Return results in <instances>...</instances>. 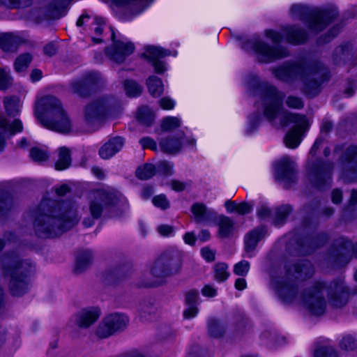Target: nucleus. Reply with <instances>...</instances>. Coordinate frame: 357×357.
Returning a JSON list of instances; mask_svg holds the SVG:
<instances>
[{
  "instance_id": "nucleus-55",
  "label": "nucleus",
  "mask_w": 357,
  "mask_h": 357,
  "mask_svg": "<svg viewBox=\"0 0 357 357\" xmlns=\"http://www.w3.org/2000/svg\"><path fill=\"white\" fill-rule=\"evenodd\" d=\"M252 210V205L243 202L238 204L236 213L239 215H245L250 213Z\"/></svg>"
},
{
  "instance_id": "nucleus-64",
  "label": "nucleus",
  "mask_w": 357,
  "mask_h": 357,
  "mask_svg": "<svg viewBox=\"0 0 357 357\" xmlns=\"http://www.w3.org/2000/svg\"><path fill=\"white\" fill-rule=\"evenodd\" d=\"M43 51L46 55L52 56L56 53L57 47L54 43H50L45 46Z\"/></svg>"
},
{
  "instance_id": "nucleus-20",
  "label": "nucleus",
  "mask_w": 357,
  "mask_h": 357,
  "mask_svg": "<svg viewBox=\"0 0 357 357\" xmlns=\"http://www.w3.org/2000/svg\"><path fill=\"white\" fill-rule=\"evenodd\" d=\"M22 129V123L20 119L11 121L6 117H0V152L5 147L6 136H12L16 132H21Z\"/></svg>"
},
{
  "instance_id": "nucleus-36",
  "label": "nucleus",
  "mask_w": 357,
  "mask_h": 357,
  "mask_svg": "<svg viewBox=\"0 0 357 357\" xmlns=\"http://www.w3.org/2000/svg\"><path fill=\"white\" fill-rule=\"evenodd\" d=\"M123 86L127 96L131 98L138 96L142 92V86L132 79L125 80Z\"/></svg>"
},
{
  "instance_id": "nucleus-34",
  "label": "nucleus",
  "mask_w": 357,
  "mask_h": 357,
  "mask_svg": "<svg viewBox=\"0 0 357 357\" xmlns=\"http://www.w3.org/2000/svg\"><path fill=\"white\" fill-rule=\"evenodd\" d=\"M3 105L9 116H15L19 114L21 105L18 98L15 96L6 97L3 99Z\"/></svg>"
},
{
  "instance_id": "nucleus-7",
  "label": "nucleus",
  "mask_w": 357,
  "mask_h": 357,
  "mask_svg": "<svg viewBox=\"0 0 357 357\" xmlns=\"http://www.w3.org/2000/svg\"><path fill=\"white\" fill-rule=\"evenodd\" d=\"M323 137H318L310 151V157L307 163V173L310 182L317 188L323 190L328 187L332 181V172L333 164L331 162H324L321 160H312L316 155L317 150L323 144Z\"/></svg>"
},
{
  "instance_id": "nucleus-38",
  "label": "nucleus",
  "mask_w": 357,
  "mask_h": 357,
  "mask_svg": "<svg viewBox=\"0 0 357 357\" xmlns=\"http://www.w3.org/2000/svg\"><path fill=\"white\" fill-rule=\"evenodd\" d=\"M214 278L219 282H224L229 276L228 266L225 263H218L214 266Z\"/></svg>"
},
{
  "instance_id": "nucleus-50",
  "label": "nucleus",
  "mask_w": 357,
  "mask_h": 357,
  "mask_svg": "<svg viewBox=\"0 0 357 357\" xmlns=\"http://www.w3.org/2000/svg\"><path fill=\"white\" fill-rule=\"evenodd\" d=\"M340 347L344 350H353L357 347V341L351 336L344 337L340 342Z\"/></svg>"
},
{
  "instance_id": "nucleus-46",
  "label": "nucleus",
  "mask_w": 357,
  "mask_h": 357,
  "mask_svg": "<svg viewBox=\"0 0 357 357\" xmlns=\"http://www.w3.org/2000/svg\"><path fill=\"white\" fill-rule=\"evenodd\" d=\"M250 270V263L245 260L236 264L234 267V273L240 276H245Z\"/></svg>"
},
{
  "instance_id": "nucleus-48",
  "label": "nucleus",
  "mask_w": 357,
  "mask_h": 357,
  "mask_svg": "<svg viewBox=\"0 0 357 357\" xmlns=\"http://www.w3.org/2000/svg\"><path fill=\"white\" fill-rule=\"evenodd\" d=\"M286 105L292 109H301L303 107V102L299 97L294 96H289L287 98L285 101Z\"/></svg>"
},
{
  "instance_id": "nucleus-33",
  "label": "nucleus",
  "mask_w": 357,
  "mask_h": 357,
  "mask_svg": "<svg viewBox=\"0 0 357 357\" xmlns=\"http://www.w3.org/2000/svg\"><path fill=\"white\" fill-rule=\"evenodd\" d=\"M146 85L152 96L158 97L163 93L162 80L155 75H151L146 79Z\"/></svg>"
},
{
  "instance_id": "nucleus-6",
  "label": "nucleus",
  "mask_w": 357,
  "mask_h": 357,
  "mask_svg": "<svg viewBox=\"0 0 357 357\" xmlns=\"http://www.w3.org/2000/svg\"><path fill=\"white\" fill-rule=\"evenodd\" d=\"M264 34L275 44V46L270 45L259 36H254L243 43L242 48L248 52H252L258 61L261 63H271L289 56L288 50L278 45L283 38L280 33L273 30H266Z\"/></svg>"
},
{
  "instance_id": "nucleus-54",
  "label": "nucleus",
  "mask_w": 357,
  "mask_h": 357,
  "mask_svg": "<svg viewBox=\"0 0 357 357\" xmlns=\"http://www.w3.org/2000/svg\"><path fill=\"white\" fill-rule=\"evenodd\" d=\"M139 143L143 149H150L151 150H155L157 149L155 142L150 137H143L139 140Z\"/></svg>"
},
{
  "instance_id": "nucleus-11",
  "label": "nucleus",
  "mask_w": 357,
  "mask_h": 357,
  "mask_svg": "<svg viewBox=\"0 0 357 357\" xmlns=\"http://www.w3.org/2000/svg\"><path fill=\"white\" fill-rule=\"evenodd\" d=\"M116 100L110 96H102L86 105L83 109V121L85 124L97 129L102 123L107 111L115 107Z\"/></svg>"
},
{
  "instance_id": "nucleus-56",
  "label": "nucleus",
  "mask_w": 357,
  "mask_h": 357,
  "mask_svg": "<svg viewBox=\"0 0 357 357\" xmlns=\"http://www.w3.org/2000/svg\"><path fill=\"white\" fill-rule=\"evenodd\" d=\"M157 231L163 236H169L173 234L174 227L169 225H160L157 227Z\"/></svg>"
},
{
  "instance_id": "nucleus-9",
  "label": "nucleus",
  "mask_w": 357,
  "mask_h": 357,
  "mask_svg": "<svg viewBox=\"0 0 357 357\" xmlns=\"http://www.w3.org/2000/svg\"><path fill=\"white\" fill-rule=\"evenodd\" d=\"M290 13L293 17L305 22L314 33L322 31L337 15L335 10H324L303 4L292 5Z\"/></svg>"
},
{
  "instance_id": "nucleus-35",
  "label": "nucleus",
  "mask_w": 357,
  "mask_h": 357,
  "mask_svg": "<svg viewBox=\"0 0 357 357\" xmlns=\"http://www.w3.org/2000/svg\"><path fill=\"white\" fill-rule=\"evenodd\" d=\"M137 119L142 124L149 126L154 121L155 114L151 108L142 106L138 109Z\"/></svg>"
},
{
  "instance_id": "nucleus-15",
  "label": "nucleus",
  "mask_w": 357,
  "mask_h": 357,
  "mask_svg": "<svg viewBox=\"0 0 357 357\" xmlns=\"http://www.w3.org/2000/svg\"><path fill=\"white\" fill-rule=\"evenodd\" d=\"M89 204V210L93 219L100 217L103 208L113 205L116 201V195L112 192L105 190H98L91 194Z\"/></svg>"
},
{
  "instance_id": "nucleus-27",
  "label": "nucleus",
  "mask_w": 357,
  "mask_h": 357,
  "mask_svg": "<svg viewBox=\"0 0 357 357\" xmlns=\"http://www.w3.org/2000/svg\"><path fill=\"white\" fill-rule=\"evenodd\" d=\"M183 134H179L178 137H170L164 139L160 142V147L162 151L168 153H177L183 144Z\"/></svg>"
},
{
  "instance_id": "nucleus-31",
  "label": "nucleus",
  "mask_w": 357,
  "mask_h": 357,
  "mask_svg": "<svg viewBox=\"0 0 357 357\" xmlns=\"http://www.w3.org/2000/svg\"><path fill=\"white\" fill-rule=\"evenodd\" d=\"M72 0H56L50 5L48 17L59 18L63 16Z\"/></svg>"
},
{
  "instance_id": "nucleus-26",
  "label": "nucleus",
  "mask_w": 357,
  "mask_h": 357,
  "mask_svg": "<svg viewBox=\"0 0 357 357\" xmlns=\"http://www.w3.org/2000/svg\"><path fill=\"white\" fill-rule=\"evenodd\" d=\"M219 237L227 238L231 237L235 231L234 221L229 217L225 215H220L218 221Z\"/></svg>"
},
{
  "instance_id": "nucleus-12",
  "label": "nucleus",
  "mask_w": 357,
  "mask_h": 357,
  "mask_svg": "<svg viewBox=\"0 0 357 357\" xmlns=\"http://www.w3.org/2000/svg\"><path fill=\"white\" fill-rule=\"evenodd\" d=\"M339 166L340 176L346 181L357 180V146H348L342 154Z\"/></svg>"
},
{
  "instance_id": "nucleus-49",
  "label": "nucleus",
  "mask_w": 357,
  "mask_h": 357,
  "mask_svg": "<svg viewBox=\"0 0 357 357\" xmlns=\"http://www.w3.org/2000/svg\"><path fill=\"white\" fill-rule=\"evenodd\" d=\"M152 202L156 207L162 210H165L169 207V202L165 195H159L154 197Z\"/></svg>"
},
{
  "instance_id": "nucleus-42",
  "label": "nucleus",
  "mask_w": 357,
  "mask_h": 357,
  "mask_svg": "<svg viewBox=\"0 0 357 357\" xmlns=\"http://www.w3.org/2000/svg\"><path fill=\"white\" fill-rule=\"evenodd\" d=\"M181 126V119L177 117L168 116L162 121L161 128L163 131H171Z\"/></svg>"
},
{
  "instance_id": "nucleus-3",
  "label": "nucleus",
  "mask_w": 357,
  "mask_h": 357,
  "mask_svg": "<svg viewBox=\"0 0 357 357\" xmlns=\"http://www.w3.org/2000/svg\"><path fill=\"white\" fill-rule=\"evenodd\" d=\"M79 220L77 206L75 202L45 199L36 211L33 229L40 238H54L73 228Z\"/></svg>"
},
{
  "instance_id": "nucleus-57",
  "label": "nucleus",
  "mask_w": 357,
  "mask_h": 357,
  "mask_svg": "<svg viewBox=\"0 0 357 357\" xmlns=\"http://www.w3.org/2000/svg\"><path fill=\"white\" fill-rule=\"evenodd\" d=\"M105 24L103 19L96 17L92 24L91 29L96 35H100L102 32V25Z\"/></svg>"
},
{
  "instance_id": "nucleus-4",
  "label": "nucleus",
  "mask_w": 357,
  "mask_h": 357,
  "mask_svg": "<svg viewBox=\"0 0 357 357\" xmlns=\"http://www.w3.org/2000/svg\"><path fill=\"white\" fill-rule=\"evenodd\" d=\"M273 73L276 78L286 82H301L303 91L312 96L319 93L321 84L328 77V69L317 60L287 62L273 69Z\"/></svg>"
},
{
  "instance_id": "nucleus-51",
  "label": "nucleus",
  "mask_w": 357,
  "mask_h": 357,
  "mask_svg": "<svg viewBox=\"0 0 357 357\" xmlns=\"http://www.w3.org/2000/svg\"><path fill=\"white\" fill-rule=\"evenodd\" d=\"M157 170L158 172L166 175H171L173 174V165L167 161H160L157 165Z\"/></svg>"
},
{
  "instance_id": "nucleus-43",
  "label": "nucleus",
  "mask_w": 357,
  "mask_h": 357,
  "mask_svg": "<svg viewBox=\"0 0 357 357\" xmlns=\"http://www.w3.org/2000/svg\"><path fill=\"white\" fill-rule=\"evenodd\" d=\"M31 0H0V6L8 8H20L29 6Z\"/></svg>"
},
{
  "instance_id": "nucleus-29",
  "label": "nucleus",
  "mask_w": 357,
  "mask_h": 357,
  "mask_svg": "<svg viewBox=\"0 0 357 357\" xmlns=\"http://www.w3.org/2000/svg\"><path fill=\"white\" fill-rule=\"evenodd\" d=\"M351 45L349 43L337 47L332 54L334 63L336 65L345 63L347 61L351 59Z\"/></svg>"
},
{
  "instance_id": "nucleus-60",
  "label": "nucleus",
  "mask_w": 357,
  "mask_h": 357,
  "mask_svg": "<svg viewBox=\"0 0 357 357\" xmlns=\"http://www.w3.org/2000/svg\"><path fill=\"white\" fill-rule=\"evenodd\" d=\"M201 253L202 257L208 261H213L215 259V252L208 247L202 248Z\"/></svg>"
},
{
  "instance_id": "nucleus-52",
  "label": "nucleus",
  "mask_w": 357,
  "mask_h": 357,
  "mask_svg": "<svg viewBox=\"0 0 357 357\" xmlns=\"http://www.w3.org/2000/svg\"><path fill=\"white\" fill-rule=\"evenodd\" d=\"M199 298V291L197 290H190L185 293V302L186 305H196Z\"/></svg>"
},
{
  "instance_id": "nucleus-25",
  "label": "nucleus",
  "mask_w": 357,
  "mask_h": 357,
  "mask_svg": "<svg viewBox=\"0 0 357 357\" xmlns=\"http://www.w3.org/2000/svg\"><path fill=\"white\" fill-rule=\"evenodd\" d=\"M22 42V38L17 35L10 33H0V48L4 52L15 51Z\"/></svg>"
},
{
  "instance_id": "nucleus-2",
  "label": "nucleus",
  "mask_w": 357,
  "mask_h": 357,
  "mask_svg": "<svg viewBox=\"0 0 357 357\" xmlns=\"http://www.w3.org/2000/svg\"><path fill=\"white\" fill-rule=\"evenodd\" d=\"M246 83L250 92L253 96L259 97L264 116L268 121L274 122L278 118L280 126H286L290 123L295 124L286 134L284 142L289 149L296 148L301 142L302 135L310 127L306 116L285 111L282 107L284 93L274 86L261 82L257 75L253 74L248 75Z\"/></svg>"
},
{
  "instance_id": "nucleus-47",
  "label": "nucleus",
  "mask_w": 357,
  "mask_h": 357,
  "mask_svg": "<svg viewBox=\"0 0 357 357\" xmlns=\"http://www.w3.org/2000/svg\"><path fill=\"white\" fill-rule=\"evenodd\" d=\"M314 357H338L336 351L332 347H321L314 352Z\"/></svg>"
},
{
  "instance_id": "nucleus-37",
  "label": "nucleus",
  "mask_w": 357,
  "mask_h": 357,
  "mask_svg": "<svg viewBox=\"0 0 357 357\" xmlns=\"http://www.w3.org/2000/svg\"><path fill=\"white\" fill-rule=\"evenodd\" d=\"M155 173V167L152 164H144L136 170V176L141 180L151 178Z\"/></svg>"
},
{
  "instance_id": "nucleus-5",
  "label": "nucleus",
  "mask_w": 357,
  "mask_h": 357,
  "mask_svg": "<svg viewBox=\"0 0 357 357\" xmlns=\"http://www.w3.org/2000/svg\"><path fill=\"white\" fill-rule=\"evenodd\" d=\"M35 115L45 128L62 133L72 129V121L59 99L46 96L38 101Z\"/></svg>"
},
{
  "instance_id": "nucleus-40",
  "label": "nucleus",
  "mask_w": 357,
  "mask_h": 357,
  "mask_svg": "<svg viewBox=\"0 0 357 357\" xmlns=\"http://www.w3.org/2000/svg\"><path fill=\"white\" fill-rule=\"evenodd\" d=\"M208 333L209 334L215 337L222 336L225 331V326L218 321L215 319H211L208 321Z\"/></svg>"
},
{
  "instance_id": "nucleus-53",
  "label": "nucleus",
  "mask_w": 357,
  "mask_h": 357,
  "mask_svg": "<svg viewBox=\"0 0 357 357\" xmlns=\"http://www.w3.org/2000/svg\"><path fill=\"white\" fill-rule=\"evenodd\" d=\"M261 121V117L258 114H255L252 115L249 119V126L247 129V132L248 133L252 132L257 126L259 124L260 121Z\"/></svg>"
},
{
  "instance_id": "nucleus-28",
  "label": "nucleus",
  "mask_w": 357,
  "mask_h": 357,
  "mask_svg": "<svg viewBox=\"0 0 357 357\" xmlns=\"http://www.w3.org/2000/svg\"><path fill=\"white\" fill-rule=\"evenodd\" d=\"M284 32L287 41L294 45L302 43L307 38L306 33L302 29L294 26L286 27Z\"/></svg>"
},
{
  "instance_id": "nucleus-39",
  "label": "nucleus",
  "mask_w": 357,
  "mask_h": 357,
  "mask_svg": "<svg viewBox=\"0 0 357 357\" xmlns=\"http://www.w3.org/2000/svg\"><path fill=\"white\" fill-rule=\"evenodd\" d=\"M291 211V207L289 205H283L277 208L273 220L274 225H280L282 224Z\"/></svg>"
},
{
  "instance_id": "nucleus-13",
  "label": "nucleus",
  "mask_w": 357,
  "mask_h": 357,
  "mask_svg": "<svg viewBox=\"0 0 357 357\" xmlns=\"http://www.w3.org/2000/svg\"><path fill=\"white\" fill-rule=\"evenodd\" d=\"M128 317L119 313L111 314L107 316L99 324L96 334L101 338H106L117 332L122 331L128 326Z\"/></svg>"
},
{
  "instance_id": "nucleus-58",
  "label": "nucleus",
  "mask_w": 357,
  "mask_h": 357,
  "mask_svg": "<svg viewBox=\"0 0 357 357\" xmlns=\"http://www.w3.org/2000/svg\"><path fill=\"white\" fill-rule=\"evenodd\" d=\"M188 307L183 311V317L185 319L195 317L198 313V308L196 305H186Z\"/></svg>"
},
{
  "instance_id": "nucleus-16",
  "label": "nucleus",
  "mask_w": 357,
  "mask_h": 357,
  "mask_svg": "<svg viewBox=\"0 0 357 357\" xmlns=\"http://www.w3.org/2000/svg\"><path fill=\"white\" fill-rule=\"evenodd\" d=\"M296 163L289 156H284L275 163L274 176L275 180L283 183L284 188H289L294 182Z\"/></svg>"
},
{
  "instance_id": "nucleus-1",
  "label": "nucleus",
  "mask_w": 357,
  "mask_h": 357,
  "mask_svg": "<svg viewBox=\"0 0 357 357\" xmlns=\"http://www.w3.org/2000/svg\"><path fill=\"white\" fill-rule=\"evenodd\" d=\"M313 274L314 268L308 261L287 264L284 273L273 277L271 285L282 302L301 305L312 315L320 316L325 312L326 292L333 307H341L347 304L349 290L342 280L333 281L328 287L322 282H314L299 293L296 279L304 280Z\"/></svg>"
},
{
  "instance_id": "nucleus-10",
  "label": "nucleus",
  "mask_w": 357,
  "mask_h": 357,
  "mask_svg": "<svg viewBox=\"0 0 357 357\" xmlns=\"http://www.w3.org/2000/svg\"><path fill=\"white\" fill-rule=\"evenodd\" d=\"M181 267V256L176 250L164 252L149 267L151 275L156 279L144 284L146 287L158 285L163 278L178 273Z\"/></svg>"
},
{
  "instance_id": "nucleus-41",
  "label": "nucleus",
  "mask_w": 357,
  "mask_h": 357,
  "mask_svg": "<svg viewBox=\"0 0 357 357\" xmlns=\"http://www.w3.org/2000/svg\"><path fill=\"white\" fill-rule=\"evenodd\" d=\"M32 60V56L29 54H24L18 56L14 63L15 70L17 73L24 71L29 66Z\"/></svg>"
},
{
  "instance_id": "nucleus-59",
  "label": "nucleus",
  "mask_w": 357,
  "mask_h": 357,
  "mask_svg": "<svg viewBox=\"0 0 357 357\" xmlns=\"http://www.w3.org/2000/svg\"><path fill=\"white\" fill-rule=\"evenodd\" d=\"M202 294L206 297H214L217 294V289L212 285L206 284L202 289Z\"/></svg>"
},
{
  "instance_id": "nucleus-21",
  "label": "nucleus",
  "mask_w": 357,
  "mask_h": 357,
  "mask_svg": "<svg viewBox=\"0 0 357 357\" xmlns=\"http://www.w3.org/2000/svg\"><path fill=\"white\" fill-rule=\"evenodd\" d=\"M100 314L97 307L85 308L75 316V323L79 328H86L97 321Z\"/></svg>"
},
{
  "instance_id": "nucleus-30",
  "label": "nucleus",
  "mask_w": 357,
  "mask_h": 357,
  "mask_svg": "<svg viewBox=\"0 0 357 357\" xmlns=\"http://www.w3.org/2000/svg\"><path fill=\"white\" fill-rule=\"evenodd\" d=\"M93 255L89 250L79 252L76 257V263L74 271L79 274L86 271L92 262Z\"/></svg>"
},
{
  "instance_id": "nucleus-18",
  "label": "nucleus",
  "mask_w": 357,
  "mask_h": 357,
  "mask_svg": "<svg viewBox=\"0 0 357 357\" xmlns=\"http://www.w3.org/2000/svg\"><path fill=\"white\" fill-rule=\"evenodd\" d=\"M111 31L113 43L110 47L105 49V54L110 60L117 63H121L128 56L133 52L135 47L131 43L116 40L115 33L112 28Z\"/></svg>"
},
{
  "instance_id": "nucleus-14",
  "label": "nucleus",
  "mask_w": 357,
  "mask_h": 357,
  "mask_svg": "<svg viewBox=\"0 0 357 357\" xmlns=\"http://www.w3.org/2000/svg\"><path fill=\"white\" fill-rule=\"evenodd\" d=\"M352 248L357 257V243L353 247L351 241L346 238L337 240L329 252V261L337 266L347 264L351 259Z\"/></svg>"
},
{
  "instance_id": "nucleus-22",
  "label": "nucleus",
  "mask_w": 357,
  "mask_h": 357,
  "mask_svg": "<svg viewBox=\"0 0 357 357\" xmlns=\"http://www.w3.org/2000/svg\"><path fill=\"white\" fill-rule=\"evenodd\" d=\"M267 231L263 226L258 227L248 232L245 236V250L249 257H252V252L255 249L258 242L262 239Z\"/></svg>"
},
{
  "instance_id": "nucleus-61",
  "label": "nucleus",
  "mask_w": 357,
  "mask_h": 357,
  "mask_svg": "<svg viewBox=\"0 0 357 357\" xmlns=\"http://www.w3.org/2000/svg\"><path fill=\"white\" fill-rule=\"evenodd\" d=\"M159 104L160 107L164 109H172L174 107V101L167 97L162 98L160 101Z\"/></svg>"
},
{
  "instance_id": "nucleus-63",
  "label": "nucleus",
  "mask_w": 357,
  "mask_h": 357,
  "mask_svg": "<svg viewBox=\"0 0 357 357\" xmlns=\"http://www.w3.org/2000/svg\"><path fill=\"white\" fill-rule=\"evenodd\" d=\"M331 200L335 204L341 203L342 200V190L338 188L334 189L331 193Z\"/></svg>"
},
{
  "instance_id": "nucleus-45",
  "label": "nucleus",
  "mask_w": 357,
  "mask_h": 357,
  "mask_svg": "<svg viewBox=\"0 0 357 357\" xmlns=\"http://www.w3.org/2000/svg\"><path fill=\"white\" fill-rule=\"evenodd\" d=\"M31 159L37 162H42L47 160L49 155L47 152L38 148H32L30 150Z\"/></svg>"
},
{
  "instance_id": "nucleus-19",
  "label": "nucleus",
  "mask_w": 357,
  "mask_h": 357,
  "mask_svg": "<svg viewBox=\"0 0 357 357\" xmlns=\"http://www.w3.org/2000/svg\"><path fill=\"white\" fill-rule=\"evenodd\" d=\"M170 51L158 47L149 46L143 56L150 62L158 74H162L167 70L166 63L161 59L170 55Z\"/></svg>"
},
{
  "instance_id": "nucleus-62",
  "label": "nucleus",
  "mask_w": 357,
  "mask_h": 357,
  "mask_svg": "<svg viewBox=\"0 0 357 357\" xmlns=\"http://www.w3.org/2000/svg\"><path fill=\"white\" fill-rule=\"evenodd\" d=\"M261 338L262 340L266 339V338H270L271 342H275L276 343H280L281 342L284 341V337H280L275 333H272L268 331L264 333L261 335Z\"/></svg>"
},
{
  "instance_id": "nucleus-8",
  "label": "nucleus",
  "mask_w": 357,
  "mask_h": 357,
  "mask_svg": "<svg viewBox=\"0 0 357 357\" xmlns=\"http://www.w3.org/2000/svg\"><path fill=\"white\" fill-rule=\"evenodd\" d=\"M34 271V264L30 261H18L16 259H5L3 271L6 276L10 277L9 289L12 295L20 296L29 289L27 276Z\"/></svg>"
},
{
  "instance_id": "nucleus-44",
  "label": "nucleus",
  "mask_w": 357,
  "mask_h": 357,
  "mask_svg": "<svg viewBox=\"0 0 357 357\" xmlns=\"http://www.w3.org/2000/svg\"><path fill=\"white\" fill-rule=\"evenodd\" d=\"M13 84V79L6 68H0V90H6Z\"/></svg>"
},
{
  "instance_id": "nucleus-24",
  "label": "nucleus",
  "mask_w": 357,
  "mask_h": 357,
  "mask_svg": "<svg viewBox=\"0 0 357 357\" xmlns=\"http://www.w3.org/2000/svg\"><path fill=\"white\" fill-rule=\"evenodd\" d=\"M191 211L197 223H208L216 216L213 211L207 210L205 205L195 203L191 207Z\"/></svg>"
},
{
  "instance_id": "nucleus-32",
  "label": "nucleus",
  "mask_w": 357,
  "mask_h": 357,
  "mask_svg": "<svg viewBox=\"0 0 357 357\" xmlns=\"http://www.w3.org/2000/svg\"><path fill=\"white\" fill-rule=\"evenodd\" d=\"M59 158L55 163V168L57 170L67 169L71 163L70 151L66 147H61L59 151Z\"/></svg>"
},
{
  "instance_id": "nucleus-23",
  "label": "nucleus",
  "mask_w": 357,
  "mask_h": 357,
  "mask_svg": "<svg viewBox=\"0 0 357 357\" xmlns=\"http://www.w3.org/2000/svg\"><path fill=\"white\" fill-rule=\"evenodd\" d=\"M124 142L123 138L121 137L109 139L99 149V155L104 160L109 159L121 150Z\"/></svg>"
},
{
  "instance_id": "nucleus-17",
  "label": "nucleus",
  "mask_w": 357,
  "mask_h": 357,
  "mask_svg": "<svg viewBox=\"0 0 357 357\" xmlns=\"http://www.w3.org/2000/svg\"><path fill=\"white\" fill-rule=\"evenodd\" d=\"M100 79L101 77L98 73L87 72L70 82V90L81 97H86Z\"/></svg>"
}]
</instances>
